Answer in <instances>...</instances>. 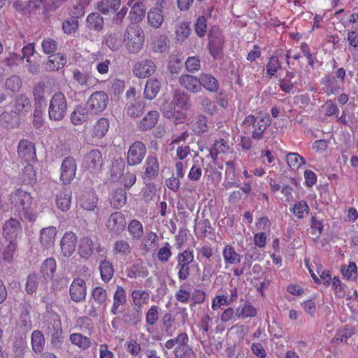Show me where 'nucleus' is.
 <instances>
[{"label": "nucleus", "instance_id": "nucleus-1", "mask_svg": "<svg viewBox=\"0 0 358 358\" xmlns=\"http://www.w3.org/2000/svg\"><path fill=\"white\" fill-rule=\"evenodd\" d=\"M144 41L145 34L139 25L131 24L127 27L124 34V42L129 53H138L142 49Z\"/></svg>", "mask_w": 358, "mask_h": 358}, {"label": "nucleus", "instance_id": "nucleus-2", "mask_svg": "<svg viewBox=\"0 0 358 358\" xmlns=\"http://www.w3.org/2000/svg\"><path fill=\"white\" fill-rule=\"evenodd\" d=\"M43 318V329L46 334L51 337L52 343H61L62 329L59 315L53 311H48Z\"/></svg>", "mask_w": 358, "mask_h": 358}, {"label": "nucleus", "instance_id": "nucleus-3", "mask_svg": "<svg viewBox=\"0 0 358 358\" xmlns=\"http://www.w3.org/2000/svg\"><path fill=\"white\" fill-rule=\"evenodd\" d=\"M68 104L64 94L55 93L52 97L48 108L49 118L53 121H60L66 115Z\"/></svg>", "mask_w": 358, "mask_h": 358}, {"label": "nucleus", "instance_id": "nucleus-4", "mask_svg": "<svg viewBox=\"0 0 358 358\" xmlns=\"http://www.w3.org/2000/svg\"><path fill=\"white\" fill-rule=\"evenodd\" d=\"M108 294L106 290L102 287H95L91 292L92 303L87 314L91 317H97L104 310L107 304Z\"/></svg>", "mask_w": 358, "mask_h": 358}, {"label": "nucleus", "instance_id": "nucleus-5", "mask_svg": "<svg viewBox=\"0 0 358 358\" xmlns=\"http://www.w3.org/2000/svg\"><path fill=\"white\" fill-rule=\"evenodd\" d=\"M178 278L180 281L186 280L190 275V264L194 262V256L192 249H187L179 252L176 257Z\"/></svg>", "mask_w": 358, "mask_h": 358}, {"label": "nucleus", "instance_id": "nucleus-6", "mask_svg": "<svg viewBox=\"0 0 358 358\" xmlns=\"http://www.w3.org/2000/svg\"><path fill=\"white\" fill-rule=\"evenodd\" d=\"M103 165V159L101 151L94 149L89 151L83 157V168L90 173L96 175L99 173Z\"/></svg>", "mask_w": 358, "mask_h": 358}, {"label": "nucleus", "instance_id": "nucleus-7", "mask_svg": "<svg viewBox=\"0 0 358 358\" xmlns=\"http://www.w3.org/2000/svg\"><path fill=\"white\" fill-rule=\"evenodd\" d=\"M109 98L106 92L96 91L93 92L87 100L89 109L95 114L103 112L108 104Z\"/></svg>", "mask_w": 358, "mask_h": 358}, {"label": "nucleus", "instance_id": "nucleus-8", "mask_svg": "<svg viewBox=\"0 0 358 358\" xmlns=\"http://www.w3.org/2000/svg\"><path fill=\"white\" fill-rule=\"evenodd\" d=\"M8 199L10 203L13 205L19 212L24 208H28L32 204V196L31 194L22 189H17L12 192L9 194Z\"/></svg>", "mask_w": 358, "mask_h": 358}, {"label": "nucleus", "instance_id": "nucleus-9", "mask_svg": "<svg viewBox=\"0 0 358 358\" xmlns=\"http://www.w3.org/2000/svg\"><path fill=\"white\" fill-rule=\"evenodd\" d=\"M106 226L110 233L116 235L120 234L127 227L124 215L119 211L113 213L107 220Z\"/></svg>", "mask_w": 358, "mask_h": 358}, {"label": "nucleus", "instance_id": "nucleus-10", "mask_svg": "<svg viewBox=\"0 0 358 358\" xmlns=\"http://www.w3.org/2000/svg\"><path fill=\"white\" fill-rule=\"evenodd\" d=\"M87 289L86 282L83 278L73 279L69 287L71 299L76 303L84 301L87 296Z\"/></svg>", "mask_w": 358, "mask_h": 358}, {"label": "nucleus", "instance_id": "nucleus-11", "mask_svg": "<svg viewBox=\"0 0 358 358\" xmlns=\"http://www.w3.org/2000/svg\"><path fill=\"white\" fill-rule=\"evenodd\" d=\"M146 154V147L141 141L134 142L127 152V163L130 166H135L141 163Z\"/></svg>", "mask_w": 358, "mask_h": 358}, {"label": "nucleus", "instance_id": "nucleus-12", "mask_svg": "<svg viewBox=\"0 0 358 358\" xmlns=\"http://www.w3.org/2000/svg\"><path fill=\"white\" fill-rule=\"evenodd\" d=\"M156 71V64L152 59H142L137 62L133 67L134 74L140 78H145L152 75Z\"/></svg>", "mask_w": 358, "mask_h": 358}, {"label": "nucleus", "instance_id": "nucleus-13", "mask_svg": "<svg viewBox=\"0 0 358 358\" xmlns=\"http://www.w3.org/2000/svg\"><path fill=\"white\" fill-rule=\"evenodd\" d=\"M22 230L20 222L15 218L6 220L2 227L3 236L9 241H15L18 235L22 234Z\"/></svg>", "mask_w": 358, "mask_h": 358}, {"label": "nucleus", "instance_id": "nucleus-14", "mask_svg": "<svg viewBox=\"0 0 358 358\" xmlns=\"http://www.w3.org/2000/svg\"><path fill=\"white\" fill-rule=\"evenodd\" d=\"M77 243V236L74 233L66 232L60 241L62 255L65 257H71L76 251Z\"/></svg>", "mask_w": 358, "mask_h": 358}, {"label": "nucleus", "instance_id": "nucleus-15", "mask_svg": "<svg viewBox=\"0 0 358 358\" xmlns=\"http://www.w3.org/2000/svg\"><path fill=\"white\" fill-rule=\"evenodd\" d=\"M77 166L76 160L71 157L64 159L61 166L60 178L64 184H69L74 178Z\"/></svg>", "mask_w": 358, "mask_h": 358}, {"label": "nucleus", "instance_id": "nucleus-16", "mask_svg": "<svg viewBox=\"0 0 358 358\" xmlns=\"http://www.w3.org/2000/svg\"><path fill=\"white\" fill-rule=\"evenodd\" d=\"M19 157L27 162H34L36 159L35 145L31 141L21 140L17 146Z\"/></svg>", "mask_w": 358, "mask_h": 358}, {"label": "nucleus", "instance_id": "nucleus-17", "mask_svg": "<svg viewBox=\"0 0 358 358\" xmlns=\"http://www.w3.org/2000/svg\"><path fill=\"white\" fill-rule=\"evenodd\" d=\"M126 291L122 286H117L113 294V302L110 313L113 315L121 313L124 310V306L127 303Z\"/></svg>", "mask_w": 358, "mask_h": 358}, {"label": "nucleus", "instance_id": "nucleus-18", "mask_svg": "<svg viewBox=\"0 0 358 358\" xmlns=\"http://www.w3.org/2000/svg\"><path fill=\"white\" fill-rule=\"evenodd\" d=\"M178 81L180 85L189 92L196 93L201 90L199 78L196 76L184 74L179 77Z\"/></svg>", "mask_w": 358, "mask_h": 358}, {"label": "nucleus", "instance_id": "nucleus-19", "mask_svg": "<svg viewBox=\"0 0 358 358\" xmlns=\"http://www.w3.org/2000/svg\"><path fill=\"white\" fill-rule=\"evenodd\" d=\"M144 180H153L159 173V166L158 160L155 156L149 155L145 162L144 166Z\"/></svg>", "mask_w": 358, "mask_h": 358}, {"label": "nucleus", "instance_id": "nucleus-20", "mask_svg": "<svg viewBox=\"0 0 358 358\" xmlns=\"http://www.w3.org/2000/svg\"><path fill=\"white\" fill-rule=\"evenodd\" d=\"M222 256L226 268L229 266L238 264L241 260V255L231 245H227L223 248Z\"/></svg>", "mask_w": 358, "mask_h": 358}, {"label": "nucleus", "instance_id": "nucleus-21", "mask_svg": "<svg viewBox=\"0 0 358 358\" xmlns=\"http://www.w3.org/2000/svg\"><path fill=\"white\" fill-rule=\"evenodd\" d=\"M57 229L54 227H49L43 229L40 234V243L46 249L51 248L55 241Z\"/></svg>", "mask_w": 358, "mask_h": 358}, {"label": "nucleus", "instance_id": "nucleus-22", "mask_svg": "<svg viewBox=\"0 0 358 358\" xmlns=\"http://www.w3.org/2000/svg\"><path fill=\"white\" fill-rule=\"evenodd\" d=\"M223 37L219 33L214 36L212 31L209 34V51L214 58L220 56L222 50Z\"/></svg>", "mask_w": 358, "mask_h": 358}, {"label": "nucleus", "instance_id": "nucleus-23", "mask_svg": "<svg viewBox=\"0 0 358 358\" xmlns=\"http://www.w3.org/2000/svg\"><path fill=\"white\" fill-rule=\"evenodd\" d=\"M159 117L157 110L149 111L139 122L138 127L141 131H145L155 127Z\"/></svg>", "mask_w": 358, "mask_h": 358}, {"label": "nucleus", "instance_id": "nucleus-24", "mask_svg": "<svg viewBox=\"0 0 358 358\" xmlns=\"http://www.w3.org/2000/svg\"><path fill=\"white\" fill-rule=\"evenodd\" d=\"M89 108L83 105L77 106L71 114V121L74 125H80L89 119Z\"/></svg>", "mask_w": 358, "mask_h": 358}, {"label": "nucleus", "instance_id": "nucleus-25", "mask_svg": "<svg viewBox=\"0 0 358 358\" xmlns=\"http://www.w3.org/2000/svg\"><path fill=\"white\" fill-rule=\"evenodd\" d=\"M97 202L98 197L93 191L85 192L79 198V203L80 206L83 209L89 211L94 210L96 208Z\"/></svg>", "mask_w": 358, "mask_h": 358}, {"label": "nucleus", "instance_id": "nucleus-26", "mask_svg": "<svg viewBox=\"0 0 358 358\" xmlns=\"http://www.w3.org/2000/svg\"><path fill=\"white\" fill-rule=\"evenodd\" d=\"M71 191L68 188L62 189L56 197L57 207L62 211H67L71 207Z\"/></svg>", "mask_w": 358, "mask_h": 358}, {"label": "nucleus", "instance_id": "nucleus-27", "mask_svg": "<svg viewBox=\"0 0 358 358\" xmlns=\"http://www.w3.org/2000/svg\"><path fill=\"white\" fill-rule=\"evenodd\" d=\"M45 285L46 280H44L43 276L41 277L38 274L31 273L27 277L25 290L27 294H32L36 292L39 285L45 286Z\"/></svg>", "mask_w": 358, "mask_h": 358}, {"label": "nucleus", "instance_id": "nucleus-28", "mask_svg": "<svg viewBox=\"0 0 358 358\" xmlns=\"http://www.w3.org/2000/svg\"><path fill=\"white\" fill-rule=\"evenodd\" d=\"M200 87H203L206 90L215 92L219 89L217 80L209 73H201L199 76Z\"/></svg>", "mask_w": 358, "mask_h": 358}, {"label": "nucleus", "instance_id": "nucleus-29", "mask_svg": "<svg viewBox=\"0 0 358 358\" xmlns=\"http://www.w3.org/2000/svg\"><path fill=\"white\" fill-rule=\"evenodd\" d=\"M147 17L150 26L154 29L159 28L164 21L162 10L158 8L150 9L148 12Z\"/></svg>", "mask_w": 358, "mask_h": 358}, {"label": "nucleus", "instance_id": "nucleus-30", "mask_svg": "<svg viewBox=\"0 0 358 358\" xmlns=\"http://www.w3.org/2000/svg\"><path fill=\"white\" fill-rule=\"evenodd\" d=\"M109 121L107 118H99L92 126V135L93 137L103 138L108 131Z\"/></svg>", "mask_w": 358, "mask_h": 358}, {"label": "nucleus", "instance_id": "nucleus-31", "mask_svg": "<svg viewBox=\"0 0 358 358\" xmlns=\"http://www.w3.org/2000/svg\"><path fill=\"white\" fill-rule=\"evenodd\" d=\"M104 42L111 50L117 51L122 46V34L120 31L109 32L104 36Z\"/></svg>", "mask_w": 358, "mask_h": 358}, {"label": "nucleus", "instance_id": "nucleus-32", "mask_svg": "<svg viewBox=\"0 0 358 358\" xmlns=\"http://www.w3.org/2000/svg\"><path fill=\"white\" fill-rule=\"evenodd\" d=\"M175 41L176 43L181 44L189 36L191 29L189 24L185 22H180L175 27Z\"/></svg>", "mask_w": 358, "mask_h": 358}, {"label": "nucleus", "instance_id": "nucleus-33", "mask_svg": "<svg viewBox=\"0 0 358 358\" xmlns=\"http://www.w3.org/2000/svg\"><path fill=\"white\" fill-rule=\"evenodd\" d=\"M19 117L14 110L3 112L0 115V122L6 128L13 129L19 125Z\"/></svg>", "mask_w": 358, "mask_h": 358}, {"label": "nucleus", "instance_id": "nucleus-34", "mask_svg": "<svg viewBox=\"0 0 358 358\" xmlns=\"http://www.w3.org/2000/svg\"><path fill=\"white\" fill-rule=\"evenodd\" d=\"M120 5V0H101L97 3V8L102 14L107 15L117 10Z\"/></svg>", "mask_w": 358, "mask_h": 358}, {"label": "nucleus", "instance_id": "nucleus-35", "mask_svg": "<svg viewBox=\"0 0 358 358\" xmlns=\"http://www.w3.org/2000/svg\"><path fill=\"white\" fill-rule=\"evenodd\" d=\"M132 251L130 243L124 239L116 241L113 247V252L115 255L120 257H127Z\"/></svg>", "mask_w": 358, "mask_h": 358}, {"label": "nucleus", "instance_id": "nucleus-36", "mask_svg": "<svg viewBox=\"0 0 358 358\" xmlns=\"http://www.w3.org/2000/svg\"><path fill=\"white\" fill-rule=\"evenodd\" d=\"M102 280L108 282L113 277L114 268L111 262L104 259L101 261L99 266Z\"/></svg>", "mask_w": 358, "mask_h": 358}, {"label": "nucleus", "instance_id": "nucleus-37", "mask_svg": "<svg viewBox=\"0 0 358 358\" xmlns=\"http://www.w3.org/2000/svg\"><path fill=\"white\" fill-rule=\"evenodd\" d=\"M294 77L295 73L294 72H286L285 77L279 80V85L282 91L285 93H294L296 92L295 83L292 82Z\"/></svg>", "mask_w": 358, "mask_h": 358}, {"label": "nucleus", "instance_id": "nucleus-38", "mask_svg": "<svg viewBox=\"0 0 358 358\" xmlns=\"http://www.w3.org/2000/svg\"><path fill=\"white\" fill-rule=\"evenodd\" d=\"M13 107V110L18 115L21 113H27L31 108L30 100L25 95L20 94L16 96Z\"/></svg>", "mask_w": 358, "mask_h": 358}, {"label": "nucleus", "instance_id": "nucleus-39", "mask_svg": "<svg viewBox=\"0 0 358 358\" xmlns=\"http://www.w3.org/2000/svg\"><path fill=\"white\" fill-rule=\"evenodd\" d=\"M161 87L160 82L157 79H149L145 85L144 94L150 100L155 98Z\"/></svg>", "mask_w": 358, "mask_h": 358}, {"label": "nucleus", "instance_id": "nucleus-40", "mask_svg": "<svg viewBox=\"0 0 358 358\" xmlns=\"http://www.w3.org/2000/svg\"><path fill=\"white\" fill-rule=\"evenodd\" d=\"M80 256L83 258H88L92 255L94 251V244L92 241L87 236L80 238L78 246Z\"/></svg>", "mask_w": 358, "mask_h": 358}, {"label": "nucleus", "instance_id": "nucleus-41", "mask_svg": "<svg viewBox=\"0 0 358 358\" xmlns=\"http://www.w3.org/2000/svg\"><path fill=\"white\" fill-rule=\"evenodd\" d=\"M257 315L256 308L248 302L240 305L236 310L237 319L253 317Z\"/></svg>", "mask_w": 358, "mask_h": 358}, {"label": "nucleus", "instance_id": "nucleus-42", "mask_svg": "<svg viewBox=\"0 0 358 358\" xmlns=\"http://www.w3.org/2000/svg\"><path fill=\"white\" fill-rule=\"evenodd\" d=\"M131 299L134 305L137 308H141L143 305L148 303L150 294L145 290L134 289L131 292Z\"/></svg>", "mask_w": 358, "mask_h": 358}, {"label": "nucleus", "instance_id": "nucleus-43", "mask_svg": "<svg viewBox=\"0 0 358 358\" xmlns=\"http://www.w3.org/2000/svg\"><path fill=\"white\" fill-rule=\"evenodd\" d=\"M159 320V308L157 306H152L145 315V329L148 333H152L151 327L154 326Z\"/></svg>", "mask_w": 358, "mask_h": 358}, {"label": "nucleus", "instance_id": "nucleus-44", "mask_svg": "<svg viewBox=\"0 0 358 358\" xmlns=\"http://www.w3.org/2000/svg\"><path fill=\"white\" fill-rule=\"evenodd\" d=\"M66 59L60 54H56L49 57L46 63V69L48 71H57L64 66Z\"/></svg>", "mask_w": 358, "mask_h": 358}, {"label": "nucleus", "instance_id": "nucleus-45", "mask_svg": "<svg viewBox=\"0 0 358 358\" xmlns=\"http://www.w3.org/2000/svg\"><path fill=\"white\" fill-rule=\"evenodd\" d=\"M270 121L268 117L266 120L262 117L259 120H256L253 124L254 130L252 134V137L254 139H261L263 137V133L265 129L270 125Z\"/></svg>", "mask_w": 358, "mask_h": 358}, {"label": "nucleus", "instance_id": "nucleus-46", "mask_svg": "<svg viewBox=\"0 0 358 358\" xmlns=\"http://www.w3.org/2000/svg\"><path fill=\"white\" fill-rule=\"evenodd\" d=\"M71 342L78 348L86 350L91 346L92 342L90 338L80 333H74L70 336Z\"/></svg>", "mask_w": 358, "mask_h": 358}, {"label": "nucleus", "instance_id": "nucleus-47", "mask_svg": "<svg viewBox=\"0 0 358 358\" xmlns=\"http://www.w3.org/2000/svg\"><path fill=\"white\" fill-rule=\"evenodd\" d=\"M57 264L54 258L50 257L46 259L41 266V273L43 278L47 280L51 277L56 271Z\"/></svg>", "mask_w": 358, "mask_h": 358}, {"label": "nucleus", "instance_id": "nucleus-48", "mask_svg": "<svg viewBox=\"0 0 358 358\" xmlns=\"http://www.w3.org/2000/svg\"><path fill=\"white\" fill-rule=\"evenodd\" d=\"M128 231L133 240H140L143 235L142 224L137 220H132L128 224Z\"/></svg>", "mask_w": 358, "mask_h": 358}, {"label": "nucleus", "instance_id": "nucleus-49", "mask_svg": "<svg viewBox=\"0 0 358 358\" xmlns=\"http://www.w3.org/2000/svg\"><path fill=\"white\" fill-rule=\"evenodd\" d=\"M145 108V103L141 100H136L134 103H130L127 109V114L132 117L136 118L141 116Z\"/></svg>", "mask_w": 358, "mask_h": 358}, {"label": "nucleus", "instance_id": "nucleus-50", "mask_svg": "<svg viewBox=\"0 0 358 358\" xmlns=\"http://www.w3.org/2000/svg\"><path fill=\"white\" fill-rule=\"evenodd\" d=\"M87 26L90 29L100 31L103 27V18L99 13H92L87 17Z\"/></svg>", "mask_w": 358, "mask_h": 358}, {"label": "nucleus", "instance_id": "nucleus-51", "mask_svg": "<svg viewBox=\"0 0 358 358\" xmlns=\"http://www.w3.org/2000/svg\"><path fill=\"white\" fill-rule=\"evenodd\" d=\"M173 101L180 109L186 110L189 107V95L180 90L175 91Z\"/></svg>", "mask_w": 358, "mask_h": 358}, {"label": "nucleus", "instance_id": "nucleus-52", "mask_svg": "<svg viewBox=\"0 0 358 358\" xmlns=\"http://www.w3.org/2000/svg\"><path fill=\"white\" fill-rule=\"evenodd\" d=\"M45 345V338L43 334L38 331L35 330L31 334V345L32 349L36 353H41Z\"/></svg>", "mask_w": 358, "mask_h": 358}, {"label": "nucleus", "instance_id": "nucleus-53", "mask_svg": "<svg viewBox=\"0 0 358 358\" xmlns=\"http://www.w3.org/2000/svg\"><path fill=\"white\" fill-rule=\"evenodd\" d=\"M127 203L126 192L122 189H116L110 198V204L114 208H120Z\"/></svg>", "mask_w": 358, "mask_h": 358}, {"label": "nucleus", "instance_id": "nucleus-54", "mask_svg": "<svg viewBox=\"0 0 358 358\" xmlns=\"http://www.w3.org/2000/svg\"><path fill=\"white\" fill-rule=\"evenodd\" d=\"M124 317L128 324L134 326L141 321L142 312L140 308H131L124 314Z\"/></svg>", "mask_w": 358, "mask_h": 358}, {"label": "nucleus", "instance_id": "nucleus-55", "mask_svg": "<svg viewBox=\"0 0 358 358\" xmlns=\"http://www.w3.org/2000/svg\"><path fill=\"white\" fill-rule=\"evenodd\" d=\"M73 78L81 85H90L92 84V76L87 71L75 69L73 72Z\"/></svg>", "mask_w": 358, "mask_h": 358}, {"label": "nucleus", "instance_id": "nucleus-56", "mask_svg": "<svg viewBox=\"0 0 358 358\" xmlns=\"http://www.w3.org/2000/svg\"><path fill=\"white\" fill-rule=\"evenodd\" d=\"M189 342V337L185 332H181L177 335L176 337L168 340L165 343V347L170 350L173 347H179Z\"/></svg>", "mask_w": 358, "mask_h": 358}, {"label": "nucleus", "instance_id": "nucleus-57", "mask_svg": "<svg viewBox=\"0 0 358 358\" xmlns=\"http://www.w3.org/2000/svg\"><path fill=\"white\" fill-rule=\"evenodd\" d=\"M173 355L175 358H192L195 355L188 343L179 347H175Z\"/></svg>", "mask_w": 358, "mask_h": 358}, {"label": "nucleus", "instance_id": "nucleus-58", "mask_svg": "<svg viewBox=\"0 0 358 358\" xmlns=\"http://www.w3.org/2000/svg\"><path fill=\"white\" fill-rule=\"evenodd\" d=\"M190 125L195 133H203L207 129L206 117L203 115H197L191 121Z\"/></svg>", "mask_w": 358, "mask_h": 358}, {"label": "nucleus", "instance_id": "nucleus-59", "mask_svg": "<svg viewBox=\"0 0 358 358\" xmlns=\"http://www.w3.org/2000/svg\"><path fill=\"white\" fill-rule=\"evenodd\" d=\"M309 209L308 203L305 201L301 200L294 203L292 213L298 219H302L308 214Z\"/></svg>", "mask_w": 358, "mask_h": 358}, {"label": "nucleus", "instance_id": "nucleus-60", "mask_svg": "<svg viewBox=\"0 0 358 358\" xmlns=\"http://www.w3.org/2000/svg\"><path fill=\"white\" fill-rule=\"evenodd\" d=\"M286 158L287 163L292 169H298L306 163L305 159L296 152H289Z\"/></svg>", "mask_w": 358, "mask_h": 358}, {"label": "nucleus", "instance_id": "nucleus-61", "mask_svg": "<svg viewBox=\"0 0 358 358\" xmlns=\"http://www.w3.org/2000/svg\"><path fill=\"white\" fill-rule=\"evenodd\" d=\"M127 351L133 357V358H141V348L136 340L130 339L124 344Z\"/></svg>", "mask_w": 358, "mask_h": 358}, {"label": "nucleus", "instance_id": "nucleus-62", "mask_svg": "<svg viewBox=\"0 0 358 358\" xmlns=\"http://www.w3.org/2000/svg\"><path fill=\"white\" fill-rule=\"evenodd\" d=\"M229 149L227 142L221 138L219 141H215L213 148L210 150V155L215 158L218 154L226 153Z\"/></svg>", "mask_w": 358, "mask_h": 358}, {"label": "nucleus", "instance_id": "nucleus-63", "mask_svg": "<svg viewBox=\"0 0 358 358\" xmlns=\"http://www.w3.org/2000/svg\"><path fill=\"white\" fill-rule=\"evenodd\" d=\"M91 1L92 0H78L71 10V16L76 19L83 16L85 14V9L90 4Z\"/></svg>", "mask_w": 358, "mask_h": 358}, {"label": "nucleus", "instance_id": "nucleus-64", "mask_svg": "<svg viewBox=\"0 0 358 358\" xmlns=\"http://www.w3.org/2000/svg\"><path fill=\"white\" fill-rule=\"evenodd\" d=\"M280 68L281 64L279 61L278 57L273 55L269 58V60L266 64V73L271 77L275 75V73Z\"/></svg>", "mask_w": 358, "mask_h": 358}]
</instances>
